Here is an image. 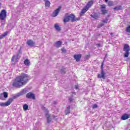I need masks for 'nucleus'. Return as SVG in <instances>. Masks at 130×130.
<instances>
[{"label":"nucleus","instance_id":"12","mask_svg":"<svg viewBox=\"0 0 130 130\" xmlns=\"http://www.w3.org/2000/svg\"><path fill=\"white\" fill-rule=\"evenodd\" d=\"M61 44H62V42L60 41H58L55 43L54 46L57 47V48H59V47L61 46Z\"/></svg>","mask_w":130,"mask_h":130},{"label":"nucleus","instance_id":"44","mask_svg":"<svg viewBox=\"0 0 130 130\" xmlns=\"http://www.w3.org/2000/svg\"><path fill=\"white\" fill-rule=\"evenodd\" d=\"M111 36L113 37V34L111 33Z\"/></svg>","mask_w":130,"mask_h":130},{"label":"nucleus","instance_id":"43","mask_svg":"<svg viewBox=\"0 0 130 130\" xmlns=\"http://www.w3.org/2000/svg\"><path fill=\"white\" fill-rule=\"evenodd\" d=\"M105 3H108V0H105Z\"/></svg>","mask_w":130,"mask_h":130},{"label":"nucleus","instance_id":"47","mask_svg":"<svg viewBox=\"0 0 130 130\" xmlns=\"http://www.w3.org/2000/svg\"><path fill=\"white\" fill-rule=\"evenodd\" d=\"M24 91H25V90L23 89V92H24Z\"/></svg>","mask_w":130,"mask_h":130},{"label":"nucleus","instance_id":"38","mask_svg":"<svg viewBox=\"0 0 130 130\" xmlns=\"http://www.w3.org/2000/svg\"><path fill=\"white\" fill-rule=\"evenodd\" d=\"M21 53H22V50L20 49V50H19L18 53L17 54H19V55H20V54H21Z\"/></svg>","mask_w":130,"mask_h":130},{"label":"nucleus","instance_id":"21","mask_svg":"<svg viewBox=\"0 0 130 130\" xmlns=\"http://www.w3.org/2000/svg\"><path fill=\"white\" fill-rule=\"evenodd\" d=\"M90 16L93 19H98L99 18V15L97 13L91 14L90 15Z\"/></svg>","mask_w":130,"mask_h":130},{"label":"nucleus","instance_id":"17","mask_svg":"<svg viewBox=\"0 0 130 130\" xmlns=\"http://www.w3.org/2000/svg\"><path fill=\"white\" fill-rule=\"evenodd\" d=\"M27 44L28 45V46H34V45H35V43L32 40H29L27 42Z\"/></svg>","mask_w":130,"mask_h":130},{"label":"nucleus","instance_id":"9","mask_svg":"<svg viewBox=\"0 0 130 130\" xmlns=\"http://www.w3.org/2000/svg\"><path fill=\"white\" fill-rule=\"evenodd\" d=\"M60 9H61V7L59 6L57 9H56L54 12H53V17H56L57 15H58V13H59L60 11Z\"/></svg>","mask_w":130,"mask_h":130},{"label":"nucleus","instance_id":"35","mask_svg":"<svg viewBox=\"0 0 130 130\" xmlns=\"http://www.w3.org/2000/svg\"><path fill=\"white\" fill-rule=\"evenodd\" d=\"M108 6H109V7H111V6H113V3H112V2L109 1V2H108Z\"/></svg>","mask_w":130,"mask_h":130},{"label":"nucleus","instance_id":"39","mask_svg":"<svg viewBox=\"0 0 130 130\" xmlns=\"http://www.w3.org/2000/svg\"><path fill=\"white\" fill-rule=\"evenodd\" d=\"M66 49H64V48H63L62 49V52H66Z\"/></svg>","mask_w":130,"mask_h":130},{"label":"nucleus","instance_id":"30","mask_svg":"<svg viewBox=\"0 0 130 130\" xmlns=\"http://www.w3.org/2000/svg\"><path fill=\"white\" fill-rule=\"evenodd\" d=\"M42 110L45 111V112L46 113H48L49 111L47 109H46V108L45 107H42Z\"/></svg>","mask_w":130,"mask_h":130},{"label":"nucleus","instance_id":"33","mask_svg":"<svg viewBox=\"0 0 130 130\" xmlns=\"http://www.w3.org/2000/svg\"><path fill=\"white\" fill-rule=\"evenodd\" d=\"M51 122V118H48L47 119V123H50Z\"/></svg>","mask_w":130,"mask_h":130},{"label":"nucleus","instance_id":"32","mask_svg":"<svg viewBox=\"0 0 130 130\" xmlns=\"http://www.w3.org/2000/svg\"><path fill=\"white\" fill-rule=\"evenodd\" d=\"M98 108V105L97 104H94L92 106V108L93 109H95V108Z\"/></svg>","mask_w":130,"mask_h":130},{"label":"nucleus","instance_id":"25","mask_svg":"<svg viewBox=\"0 0 130 130\" xmlns=\"http://www.w3.org/2000/svg\"><path fill=\"white\" fill-rule=\"evenodd\" d=\"M113 10H115L116 11H119L120 10H122V7L121 6L116 7L114 8Z\"/></svg>","mask_w":130,"mask_h":130},{"label":"nucleus","instance_id":"8","mask_svg":"<svg viewBox=\"0 0 130 130\" xmlns=\"http://www.w3.org/2000/svg\"><path fill=\"white\" fill-rule=\"evenodd\" d=\"M12 100H8L6 103H0V106L2 107H5L6 106H9L11 104Z\"/></svg>","mask_w":130,"mask_h":130},{"label":"nucleus","instance_id":"18","mask_svg":"<svg viewBox=\"0 0 130 130\" xmlns=\"http://www.w3.org/2000/svg\"><path fill=\"white\" fill-rule=\"evenodd\" d=\"M88 10H89L88 8H87V7H86V6L82 10L81 13H80V16H83V15H84V14H85V13H86V12H87V11H88Z\"/></svg>","mask_w":130,"mask_h":130},{"label":"nucleus","instance_id":"24","mask_svg":"<svg viewBox=\"0 0 130 130\" xmlns=\"http://www.w3.org/2000/svg\"><path fill=\"white\" fill-rule=\"evenodd\" d=\"M23 110H24V111H26L28 110V108H29V106H28V105L27 104H24L23 105Z\"/></svg>","mask_w":130,"mask_h":130},{"label":"nucleus","instance_id":"41","mask_svg":"<svg viewBox=\"0 0 130 130\" xmlns=\"http://www.w3.org/2000/svg\"><path fill=\"white\" fill-rule=\"evenodd\" d=\"M1 23H2V25H5V22L2 21Z\"/></svg>","mask_w":130,"mask_h":130},{"label":"nucleus","instance_id":"10","mask_svg":"<svg viewBox=\"0 0 130 130\" xmlns=\"http://www.w3.org/2000/svg\"><path fill=\"white\" fill-rule=\"evenodd\" d=\"M129 117H130L129 114L125 113L124 115L121 116V120H126V119H128Z\"/></svg>","mask_w":130,"mask_h":130},{"label":"nucleus","instance_id":"13","mask_svg":"<svg viewBox=\"0 0 130 130\" xmlns=\"http://www.w3.org/2000/svg\"><path fill=\"white\" fill-rule=\"evenodd\" d=\"M3 96L4 98H8L9 96V93L7 92H4L3 94H0V99H3Z\"/></svg>","mask_w":130,"mask_h":130},{"label":"nucleus","instance_id":"36","mask_svg":"<svg viewBox=\"0 0 130 130\" xmlns=\"http://www.w3.org/2000/svg\"><path fill=\"white\" fill-rule=\"evenodd\" d=\"M45 116L47 118H50V115H49V114H48V113H46L45 114Z\"/></svg>","mask_w":130,"mask_h":130},{"label":"nucleus","instance_id":"5","mask_svg":"<svg viewBox=\"0 0 130 130\" xmlns=\"http://www.w3.org/2000/svg\"><path fill=\"white\" fill-rule=\"evenodd\" d=\"M22 95H24V91L17 93L15 95L13 96L12 98L9 99L8 100H11V103H12L14 99H17L18 97H20V96H22Z\"/></svg>","mask_w":130,"mask_h":130},{"label":"nucleus","instance_id":"26","mask_svg":"<svg viewBox=\"0 0 130 130\" xmlns=\"http://www.w3.org/2000/svg\"><path fill=\"white\" fill-rule=\"evenodd\" d=\"M8 35V32H5L4 34L0 36V39H3L4 37H6Z\"/></svg>","mask_w":130,"mask_h":130},{"label":"nucleus","instance_id":"34","mask_svg":"<svg viewBox=\"0 0 130 130\" xmlns=\"http://www.w3.org/2000/svg\"><path fill=\"white\" fill-rule=\"evenodd\" d=\"M103 26H104V24L102 23H101L98 26V28H101V27H103Z\"/></svg>","mask_w":130,"mask_h":130},{"label":"nucleus","instance_id":"31","mask_svg":"<svg viewBox=\"0 0 130 130\" xmlns=\"http://www.w3.org/2000/svg\"><path fill=\"white\" fill-rule=\"evenodd\" d=\"M126 32L130 33V25H129L126 28Z\"/></svg>","mask_w":130,"mask_h":130},{"label":"nucleus","instance_id":"22","mask_svg":"<svg viewBox=\"0 0 130 130\" xmlns=\"http://www.w3.org/2000/svg\"><path fill=\"white\" fill-rule=\"evenodd\" d=\"M54 28L56 31H60V30H61L60 27L57 24H54Z\"/></svg>","mask_w":130,"mask_h":130},{"label":"nucleus","instance_id":"14","mask_svg":"<svg viewBox=\"0 0 130 130\" xmlns=\"http://www.w3.org/2000/svg\"><path fill=\"white\" fill-rule=\"evenodd\" d=\"M123 51H130V47L127 44H125L124 45V47L123 48Z\"/></svg>","mask_w":130,"mask_h":130},{"label":"nucleus","instance_id":"42","mask_svg":"<svg viewBox=\"0 0 130 130\" xmlns=\"http://www.w3.org/2000/svg\"><path fill=\"white\" fill-rule=\"evenodd\" d=\"M97 45H98V47H100V44H98Z\"/></svg>","mask_w":130,"mask_h":130},{"label":"nucleus","instance_id":"23","mask_svg":"<svg viewBox=\"0 0 130 130\" xmlns=\"http://www.w3.org/2000/svg\"><path fill=\"white\" fill-rule=\"evenodd\" d=\"M24 63L27 67H29V66H30V61L28 59H26L24 61Z\"/></svg>","mask_w":130,"mask_h":130},{"label":"nucleus","instance_id":"1","mask_svg":"<svg viewBox=\"0 0 130 130\" xmlns=\"http://www.w3.org/2000/svg\"><path fill=\"white\" fill-rule=\"evenodd\" d=\"M28 81L29 76L25 73H22L15 79L13 82L12 86L16 88H20L24 85H26Z\"/></svg>","mask_w":130,"mask_h":130},{"label":"nucleus","instance_id":"16","mask_svg":"<svg viewBox=\"0 0 130 130\" xmlns=\"http://www.w3.org/2000/svg\"><path fill=\"white\" fill-rule=\"evenodd\" d=\"M70 112H71V106H68L64 111L66 115L70 114Z\"/></svg>","mask_w":130,"mask_h":130},{"label":"nucleus","instance_id":"28","mask_svg":"<svg viewBox=\"0 0 130 130\" xmlns=\"http://www.w3.org/2000/svg\"><path fill=\"white\" fill-rule=\"evenodd\" d=\"M60 73L62 74H66V68H62L61 70H60Z\"/></svg>","mask_w":130,"mask_h":130},{"label":"nucleus","instance_id":"37","mask_svg":"<svg viewBox=\"0 0 130 130\" xmlns=\"http://www.w3.org/2000/svg\"><path fill=\"white\" fill-rule=\"evenodd\" d=\"M108 21V19L107 18V17L106 18V19L103 20L102 21L103 23H107V21Z\"/></svg>","mask_w":130,"mask_h":130},{"label":"nucleus","instance_id":"46","mask_svg":"<svg viewBox=\"0 0 130 130\" xmlns=\"http://www.w3.org/2000/svg\"><path fill=\"white\" fill-rule=\"evenodd\" d=\"M47 0H44V1L46 2Z\"/></svg>","mask_w":130,"mask_h":130},{"label":"nucleus","instance_id":"27","mask_svg":"<svg viewBox=\"0 0 130 130\" xmlns=\"http://www.w3.org/2000/svg\"><path fill=\"white\" fill-rule=\"evenodd\" d=\"M69 100L70 102H73V101H74V95H71L70 96H69Z\"/></svg>","mask_w":130,"mask_h":130},{"label":"nucleus","instance_id":"20","mask_svg":"<svg viewBox=\"0 0 130 130\" xmlns=\"http://www.w3.org/2000/svg\"><path fill=\"white\" fill-rule=\"evenodd\" d=\"M45 6L46 8H50V2L48 0L45 1Z\"/></svg>","mask_w":130,"mask_h":130},{"label":"nucleus","instance_id":"2","mask_svg":"<svg viewBox=\"0 0 130 130\" xmlns=\"http://www.w3.org/2000/svg\"><path fill=\"white\" fill-rule=\"evenodd\" d=\"M80 17L76 18V16L74 14H71L69 15L68 13L65 14V16L63 19L64 23H68L69 21H71L72 23L77 21H79Z\"/></svg>","mask_w":130,"mask_h":130},{"label":"nucleus","instance_id":"40","mask_svg":"<svg viewBox=\"0 0 130 130\" xmlns=\"http://www.w3.org/2000/svg\"><path fill=\"white\" fill-rule=\"evenodd\" d=\"M78 88H79V85H75V89H78Z\"/></svg>","mask_w":130,"mask_h":130},{"label":"nucleus","instance_id":"7","mask_svg":"<svg viewBox=\"0 0 130 130\" xmlns=\"http://www.w3.org/2000/svg\"><path fill=\"white\" fill-rule=\"evenodd\" d=\"M26 98L28 99H33L35 100L36 98L35 97V94L32 92H29L26 94Z\"/></svg>","mask_w":130,"mask_h":130},{"label":"nucleus","instance_id":"4","mask_svg":"<svg viewBox=\"0 0 130 130\" xmlns=\"http://www.w3.org/2000/svg\"><path fill=\"white\" fill-rule=\"evenodd\" d=\"M7 17V11L6 10H3L1 11L0 13V20L4 21Z\"/></svg>","mask_w":130,"mask_h":130},{"label":"nucleus","instance_id":"15","mask_svg":"<svg viewBox=\"0 0 130 130\" xmlns=\"http://www.w3.org/2000/svg\"><path fill=\"white\" fill-rule=\"evenodd\" d=\"M20 57V55L19 54H17L16 55H14L12 58V61H16L17 59H19Z\"/></svg>","mask_w":130,"mask_h":130},{"label":"nucleus","instance_id":"3","mask_svg":"<svg viewBox=\"0 0 130 130\" xmlns=\"http://www.w3.org/2000/svg\"><path fill=\"white\" fill-rule=\"evenodd\" d=\"M101 74L98 75V77L100 79H105V75H106V70H103V63L101 65Z\"/></svg>","mask_w":130,"mask_h":130},{"label":"nucleus","instance_id":"45","mask_svg":"<svg viewBox=\"0 0 130 130\" xmlns=\"http://www.w3.org/2000/svg\"><path fill=\"white\" fill-rule=\"evenodd\" d=\"M54 104H56V102H54Z\"/></svg>","mask_w":130,"mask_h":130},{"label":"nucleus","instance_id":"11","mask_svg":"<svg viewBox=\"0 0 130 130\" xmlns=\"http://www.w3.org/2000/svg\"><path fill=\"white\" fill-rule=\"evenodd\" d=\"M74 57L75 59H76V61L79 62L82 57V55L81 54H76L74 55Z\"/></svg>","mask_w":130,"mask_h":130},{"label":"nucleus","instance_id":"6","mask_svg":"<svg viewBox=\"0 0 130 130\" xmlns=\"http://www.w3.org/2000/svg\"><path fill=\"white\" fill-rule=\"evenodd\" d=\"M105 9H106V6L105 5H101V11L102 15H105L108 13V11Z\"/></svg>","mask_w":130,"mask_h":130},{"label":"nucleus","instance_id":"29","mask_svg":"<svg viewBox=\"0 0 130 130\" xmlns=\"http://www.w3.org/2000/svg\"><path fill=\"white\" fill-rule=\"evenodd\" d=\"M125 53L124 54V57H128V55H129V51H125Z\"/></svg>","mask_w":130,"mask_h":130},{"label":"nucleus","instance_id":"48","mask_svg":"<svg viewBox=\"0 0 130 130\" xmlns=\"http://www.w3.org/2000/svg\"><path fill=\"white\" fill-rule=\"evenodd\" d=\"M0 6H1V3H0Z\"/></svg>","mask_w":130,"mask_h":130},{"label":"nucleus","instance_id":"19","mask_svg":"<svg viewBox=\"0 0 130 130\" xmlns=\"http://www.w3.org/2000/svg\"><path fill=\"white\" fill-rule=\"evenodd\" d=\"M93 4V1H90L88 2L87 4L85 6L87 9H89Z\"/></svg>","mask_w":130,"mask_h":130}]
</instances>
